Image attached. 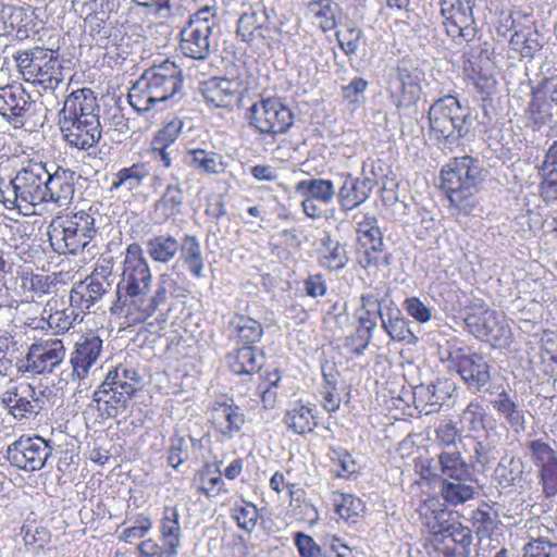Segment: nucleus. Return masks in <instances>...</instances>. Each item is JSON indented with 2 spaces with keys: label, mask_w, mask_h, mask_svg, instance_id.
<instances>
[{
  "label": "nucleus",
  "mask_w": 557,
  "mask_h": 557,
  "mask_svg": "<svg viewBox=\"0 0 557 557\" xmlns=\"http://www.w3.org/2000/svg\"><path fill=\"white\" fill-rule=\"evenodd\" d=\"M470 332L493 347L506 348L512 343V333L505 317L486 305H479L465 319Z\"/></svg>",
  "instance_id": "nucleus-13"
},
{
  "label": "nucleus",
  "mask_w": 557,
  "mask_h": 557,
  "mask_svg": "<svg viewBox=\"0 0 557 557\" xmlns=\"http://www.w3.org/2000/svg\"><path fill=\"white\" fill-rule=\"evenodd\" d=\"M424 73L418 67H398L388 83V90L397 107H407L416 103L421 95V83Z\"/></svg>",
  "instance_id": "nucleus-20"
},
{
  "label": "nucleus",
  "mask_w": 557,
  "mask_h": 557,
  "mask_svg": "<svg viewBox=\"0 0 557 557\" xmlns=\"http://www.w3.org/2000/svg\"><path fill=\"white\" fill-rule=\"evenodd\" d=\"M362 35L363 33L361 28L355 26L352 23L346 24L343 29L336 32L338 45L347 57H351L357 53Z\"/></svg>",
  "instance_id": "nucleus-57"
},
{
  "label": "nucleus",
  "mask_w": 557,
  "mask_h": 557,
  "mask_svg": "<svg viewBox=\"0 0 557 557\" xmlns=\"http://www.w3.org/2000/svg\"><path fill=\"white\" fill-rule=\"evenodd\" d=\"M166 288L162 285L152 292V274L141 246L137 243L128 245L111 313L123 319L126 326L138 325L166 301Z\"/></svg>",
  "instance_id": "nucleus-1"
},
{
  "label": "nucleus",
  "mask_w": 557,
  "mask_h": 557,
  "mask_svg": "<svg viewBox=\"0 0 557 557\" xmlns=\"http://www.w3.org/2000/svg\"><path fill=\"white\" fill-rule=\"evenodd\" d=\"M492 405L515 432L520 433L525 430L524 410L506 391H502L492 401Z\"/></svg>",
  "instance_id": "nucleus-36"
},
{
  "label": "nucleus",
  "mask_w": 557,
  "mask_h": 557,
  "mask_svg": "<svg viewBox=\"0 0 557 557\" xmlns=\"http://www.w3.org/2000/svg\"><path fill=\"white\" fill-rule=\"evenodd\" d=\"M183 98L182 70L165 60L146 70L129 89V106L139 114L153 115L172 108Z\"/></svg>",
  "instance_id": "nucleus-2"
},
{
  "label": "nucleus",
  "mask_w": 557,
  "mask_h": 557,
  "mask_svg": "<svg viewBox=\"0 0 557 557\" xmlns=\"http://www.w3.org/2000/svg\"><path fill=\"white\" fill-rule=\"evenodd\" d=\"M265 11H251L243 13L237 23V35L246 42H250L260 34L265 20Z\"/></svg>",
  "instance_id": "nucleus-52"
},
{
  "label": "nucleus",
  "mask_w": 557,
  "mask_h": 557,
  "mask_svg": "<svg viewBox=\"0 0 557 557\" xmlns=\"http://www.w3.org/2000/svg\"><path fill=\"white\" fill-rule=\"evenodd\" d=\"M540 173L542 175L541 183V196L545 201H556L557 200V168L548 166L545 168V164H542L540 168Z\"/></svg>",
  "instance_id": "nucleus-63"
},
{
  "label": "nucleus",
  "mask_w": 557,
  "mask_h": 557,
  "mask_svg": "<svg viewBox=\"0 0 557 557\" xmlns=\"http://www.w3.org/2000/svg\"><path fill=\"white\" fill-rule=\"evenodd\" d=\"M32 108V97L21 84L0 87V115L15 128L24 126Z\"/></svg>",
  "instance_id": "nucleus-17"
},
{
  "label": "nucleus",
  "mask_w": 557,
  "mask_h": 557,
  "mask_svg": "<svg viewBox=\"0 0 557 557\" xmlns=\"http://www.w3.org/2000/svg\"><path fill=\"white\" fill-rule=\"evenodd\" d=\"M249 125L262 135L275 138L294 124L290 108L276 97L262 98L248 110Z\"/></svg>",
  "instance_id": "nucleus-12"
},
{
  "label": "nucleus",
  "mask_w": 557,
  "mask_h": 557,
  "mask_svg": "<svg viewBox=\"0 0 557 557\" xmlns=\"http://www.w3.org/2000/svg\"><path fill=\"white\" fill-rule=\"evenodd\" d=\"M64 140L74 148L88 150L101 138L102 127L100 121L59 120Z\"/></svg>",
  "instance_id": "nucleus-23"
},
{
  "label": "nucleus",
  "mask_w": 557,
  "mask_h": 557,
  "mask_svg": "<svg viewBox=\"0 0 557 557\" xmlns=\"http://www.w3.org/2000/svg\"><path fill=\"white\" fill-rule=\"evenodd\" d=\"M357 240L363 250L359 251L358 261L362 268L377 265L380 261L379 253L383 249V236L377 221L374 218H366L358 223Z\"/></svg>",
  "instance_id": "nucleus-24"
},
{
  "label": "nucleus",
  "mask_w": 557,
  "mask_h": 557,
  "mask_svg": "<svg viewBox=\"0 0 557 557\" xmlns=\"http://www.w3.org/2000/svg\"><path fill=\"white\" fill-rule=\"evenodd\" d=\"M527 447L532 462L539 470L557 462V451L543 440L530 441Z\"/></svg>",
  "instance_id": "nucleus-55"
},
{
  "label": "nucleus",
  "mask_w": 557,
  "mask_h": 557,
  "mask_svg": "<svg viewBox=\"0 0 557 557\" xmlns=\"http://www.w3.org/2000/svg\"><path fill=\"white\" fill-rule=\"evenodd\" d=\"M150 175V166L147 163L138 162L128 168L121 169L111 183V190L124 188L127 191H133L139 188L144 181Z\"/></svg>",
  "instance_id": "nucleus-38"
},
{
  "label": "nucleus",
  "mask_w": 557,
  "mask_h": 557,
  "mask_svg": "<svg viewBox=\"0 0 557 557\" xmlns=\"http://www.w3.org/2000/svg\"><path fill=\"white\" fill-rule=\"evenodd\" d=\"M318 262L320 267L332 272L341 271L348 263L347 251L343 245L330 237L322 242V248L319 251Z\"/></svg>",
  "instance_id": "nucleus-40"
},
{
  "label": "nucleus",
  "mask_w": 557,
  "mask_h": 557,
  "mask_svg": "<svg viewBox=\"0 0 557 557\" xmlns=\"http://www.w3.org/2000/svg\"><path fill=\"white\" fill-rule=\"evenodd\" d=\"M178 250L181 260L187 265L190 274L197 278L202 277L203 258L199 239L194 235H185Z\"/></svg>",
  "instance_id": "nucleus-41"
},
{
  "label": "nucleus",
  "mask_w": 557,
  "mask_h": 557,
  "mask_svg": "<svg viewBox=\"0 0 557 557\" xmlns=\"http://www.w3.org/2000/svg\"><path fill=\"white\" fill-rule=\"evenodd\" d=\"M232 517L236 520L240 529L251 532L256 528L259 512L253 504L243 502V504L236 505L233 508Z\"/></svg>",
  "instance_id": "nucleus-59"
},
{
  "label": "nucleus",
  "mask_w": 557,
  "mask_h": 557,
  "mask_svg": "<svg viewBox=\"0 0 557 557\" xmlns=\"http://www.w3.org/2000/svg\"><path fill=\"white\" fill-rule=\"evenodd\" d=\"M389 298L382 295V292L374 288L366 292L360 297V309L358 310L359 327L351 337L352 352L362 355L369 346L373 331L377 326V319L382 321L385 309L388 308Z\"/></svg>",
  "instance_id": "nucleus-14"
},
{
  "label": "nucleus",
  "mask_w": 557,
  "mask_h": 557,
  "mask_svg": "<svg viewBox=\"0 0 557 557\" xmlns=\"http://www.w3.org/2000/svg\"><path fill=\"white\" fill-rule=\"evenodd\" d=\"M523 557H557V543L542 533L536 537L530 535L523 546Z\"/></svg>",
  "instance_id": "nucleus-56"
},
{
  "label": "nucleus",
  "mask_w": 557,
  "mask_h": 557,
  "mask_svg": "<svg viewBox=\"0 0 557 557\" xmlns=\"http://www.w3.org/2000/svg\"><path fill=\"white\" fill-rule=\"evenodd\" d=\"M104 16L106 14L103 12L100 14L95 13L89 14L85 20V24L89 29V34L97 40V44L99 45L107 40L111 34V27Z\"/></svg>",
  "instance_id": "nucleus-64"
},
{
  "label": "nucleus",
  "mask_w": 557,
  "mask_h": 557,
  "mask_svg": "<svg viewBox=\"0 0 557 557\" xmlns=\"http://www.w3.org/2000/svg\"><path fill=\"white\" fill-rule=\"evenodd\" d=\"M211 422L221 441H231L240 433L245 413L233 400L215 401L211 409Z\"/></svg>",
  "instance_id": "nucleus-21"
},
{
  "label": "nucleus",
  "mask_w": 557,
  "mask_h": 557,
  "mask_svg": "<svg viewBox=\"0 0 557 557\" xmlns=\"http://www.w3.org/2000/svg\"><path fill=\"white\" fill-rule=\"evenodd\" d=\"M180 248V243L171 235H157L146 243V251L157 263L166 264L172 261Z\"/></svg>",
  "instance_id": "nucleus-39"
},
{
  "label": "nucleus",
  "mask_w": 557,
  "mask_h": 557,
  "mask_svg": "<svg viewBox=\"0 0 557 557\" xmlns=\"http://www.w3.org/2000/svg\"><path fill=\"white\" fill-rule=\"evenodd\" d=\"M36 388L28 383L10 386L1 396L2 405L18 420L36 416L41 410V401Z\"/></svg>",
  "instance_id": "nucleus-19"
},
{
  "label": "nucleus",
  "mask_w": 557,
  "mask_h": 557,
  "mask_svg": "<svg viewBox=\"0 0 557 557\" xmlns=\"http://www.w3.org/2000/svg\"><path fill=\"white\" fill-rule=\"evenodd\" d=\"M198 490L207 497H216L227 493V487L222 479V471L219 467L211 465L203 466L196 474Z\"/></svg>",
  "instance_id": "nucleus-43"
},
{
  "label": "nucleus",
  "mask_w": 557,
  "mask_h": 557,
  "mask_svg": "<svg viewBox=\"0 0 557 557\" xmlns=\"http://www.w3.org/2000/svg\"><path fill=\"white\" fill-rule=\"evenodd\" d=\"M458 373L470 388L481 392L491 380L490 364L483 356L468 349L458 348L450 354Z\"/></svg>",
  "instance_id": "nucleus-18"
},
{
  "label": "nucleus",
  "mask_w": 557,
  "mask_h": 557,
  "mask_svg": "<svg viewBox=\"0 0 557 557\" xmlns=\"http://www.w3.org/2000/svg\"><path fill=\"white\" fill-rule=\"evenodd\" d=\"M218 26L216 9L203 7L189 16L181 30L180 49L185 57L207 60L216 50L213 30Z\"/></svg>",
  "instance_id": "nucleus-11"
},
{
  "label": "nucleus",
  "mask_w": 557,
  "mask_h": 557,
  "mask_svg": "<svg viewBox=\"0 0 557 557\" xmlns=\"http://www.w3.org/2000/svg\"><path fill=\"white\" fill-rule=\"evenodd\" d=\"M230 335L244 343L245 346H253L263 335V329L259 321L244 315L235 314L228 322Z\"/></svg>",
  "instance_id": "nucleus-37"
},
{
  "label": "nucleus",
  "mask_w": 557,
  "mask_h": 557,
  "mask_svg": "<svg viewBox=\"0 0 557 557\" xmlns=\"http://www.w3.org/2000/svg\"><path fill=\"white\" fill-rule=\"evenodd\" d=\"M430 474L447 480L470 479L471 473L468 463L456 449H444L430 468Z\"/></svg>",
  "instance_id": "nucleus-28"
},
{
  "label": "nucleus",
  "mask_w": 557,
  "mask_h": 557,
  "mask_svg": "<svg viewBox=\"0 0 557 557\" xmlns=\"http://www.w3.org/2000/svg\"><path fill=\"white\" fill-rule=\"evenodd\" d=\"M447 382L437 381L431 384H420L413 388V401L417 408L425 413H431L441 407L449 393Z\"/></svg>",
  "instance_id": "nucleus-31"
},
{
  "label": "nucleus",
  "mask_w": 557,
  "mask_h": 557,
  "mask_svg": "<svg viewBox=\"0 0 557 557\" xmlns=\"http://www.w3.org/2000/svg\"><path fill=\"white\" fill-rule=\"evenodd\" d=\"M102 351V339L98 335L88 334L82 336L75 344L71 354L73 375L84 379L89 370L97 364Z\"/></svg>",
  "instance_id": "nucleus-25"
},
{
  "label": "nucleus",
  "mask_w": 557,
  "mask_h": 557,
  "mask_svg": "<svg viewBox=\"0 0 557 557\" xmlns=\"http://www.w3.org/2000/svg\"><path fill=\"white\" fill-rule=\"evenodd\" d=\"M331 500L339 518L349 522H356L364 508L362 500L351 494L333 492Z\"/></svg>",
  "instance_id": "nucleus-48"
},
{
  "label": "nucleus",
  "mask_w": 557,
  "mask_h": 557,
  "mask_svg": "<svg viewBox=\"0 0 557 557\" xmlns=\"http://www.w3.org/2000/svg\"><path fill=\"white\" fill-rule=\"evenodd\" d=\"M384 312L381 326L391 339L407 344H414L418 341L409 327L410 322L404 317L394 300H389L388 308Z\"/></svg>",
  "instance_id": "nucleus-30"
},
{
  "label": "nucleus",
  "mask_w": 557,
  "mask_h": 557,
  "mask_svg": "<svg viewBox=\"0 0 557 557\" xmlns=\"http://www.w3.org/2000/svg\"><path fill=\"white\" fill-rule=\"evenodd\" d=\"M284 422L289 430L299 435L310 433L317 426L313 409L305 405H295L289 408Z\"/></svg>",
  "instance_id": "nucleus-45"
},
{
  "label": "nucleus",
  "mask_w": 557,
  "mask_h": 557,
  "mask_svg": "<svg viewBox=\"0 0 557 557\" xmlns=\"http://www.w3.org/2000/svg\"><path fill=\"white\" fill-rule=\"evenodd\" d=\"M86 120L100 121L97 97L90 88L73 90L63 101V108L59 112V120Z\"/></svg>",
  "instance_id": "nucleus-22"
},
{
  "label": "nucleus",
  "mask_w": 557,
  "mask_h": 557,
  "mask_svg": "<svg viewBox=\"0 0 557 557\" xmlns=\"http://www.w3.org/2000/svg\"><path fill=\"white\" fill-rule=\"evenodd\" d=\"M46 180L48 181L47 165L40 161H28L17 171L7 188L0 190L4 206L28 211L45 203Z\"/></svg>",
  "instance_id": "nucleus-7"
},
{
  "label": "nucleus",
  "mask_w": 557,
  "mask_h": 557,
  "mask_svg": "<svg viewBox=\"0 0 557 557\" xmlns=\"http://www.w3.org/2000/svg\"><path fill=\"white\" fill-rule=\"evenodd\" d=\"M138 384L136 371L117 366L109 371L102 384L94 392L88 408L97 409L102 419L115 418L126 411Z\"/></svg>",
  "instance_id": "nucleus-6"
},
{
  "label": "nucleus",
  "mask_w": 557,
  "mask_h": 557,
  "mask_svg": "<svg viewBox=\"0 0 557 557\" xmlns=\"http://www.w3.org/2000/svg\"><path fill=\"white\" fill-rule=\"evenodd\" d=\"M309 11L319 20V27L325 33L337 25V5L331 0H317L309 3Z\"/></svg>",
  "instance_id": "nucleus-54"
},
{
  "label": "nucleus",
  "mask_w": 557,
  "mask_h": 557,
  "mask_svg": "<svg viewBox=\"0 0 557 557\" xmlns=\"http://www.w3.org/2000/svg\"><path fill=\"white\" fill-rule=\"evenodd\" d=\"M295 189L298 194L323 205H330L336 195L333 182L323 178L302 180L297 183Z\"/></svg>",
  "instance_id": "nucleus-42"
},
{
  "label": "nucleus",
  "mask_w": 557,
  "mask_h": 557,
  "mask_svg": "<svg viewBox=\"0 0 557 557\" xmlns=\"http://www.w3.org/2000/svg\"><path fill=\"white\" fill-rule=\"evenodd\" d=\"M109 288L110 283L104 276L92 273L85 282L71 290V307L76 308L84 314L102 298Z\"/></svg>",
  "instance_id": "nucleus-26"
},
{
  "label": "nucleus",
  "mask_w": 557,
  "mask_h": 557,
  "mask_svg": "<svg viewBox=\"0 0 557 557\" xmlns=\"http://www.w3.org/2000/svg\"><path fill=\"white\" fill-rule=\"evenodd\" d=\"M523 463L520 459L502 460L495 468V480L506 488L519 485L522 481Z\"/></svg>",
  "instance_id": "nucleus-49"
},
{
  "label": "nucleus",
  "mask_w": 557,
  "mask_h": 557,
  "mask_svg": "<svg viewBox=\"0 0 557 557\" xmlns=\"http://www.w3.org/2000/svg\"><path fill=\"white\" fill-rule=\"evenodd\" d=\"M65 357V348L60 339L46 341L33 344L26 358L18 361L17 368L22 372L45 373L52 372Z\"/></svg>",
  "instance_id": "nucleus-16"
},
{
  "label": "nucleus",
  "mask_w": 557,
  "mask_h": 557,
  "mask_svg": "<svg viewBox=\"0 0 557 557\" xmlns=\"http://www.w3.org/2000/svg\"><path fill=\"white\" fill-rule=\"evenodd\" d=\"M175 183L169 184L162 195L157 201V210L162 212L165 220L174 218L182 212L184 203V190L178 183V178L173 176Z\"/></svg>",
  "instance_id": "nucleus-46"
},
{
  "label": "nucleus",
  "mask_w": 557,
  "mask_h": 557,
  "mask_svg": "<svg viewBox=\"0 0 557 557\" xmlns=\"http://www.w3.org/2000/svg\"><path fill=\"white\" fill-rule=\"evenodd\" d=\"M422 525L430 533L432 557H468L471 532L453 519L436 497L425 499L418 509Z\"/></svg>",
  "instance_id": "nucleus-4"
},
{
  "label": "nucleus",
  "mask_w": 557,
  "mask_h": 557,
  "mask_svg": "<svg viewBox=\"0 0 557 557\" xmlns=\"http://www.w3.org/2000/svg\"><path fill=\"white\" fill-rule=\"evenodd\" d=\"M25 16L26 12L21 7L0 4V30L7 33L18 28Z\"/></svg>",
  "instance_id": "nucleus-60"
},
{
  "label": "nucleus",
  "mask_w": 557,
  "mask_h": 557,
  "mask_svg": "<svg viewBox=\"0 0 557 557\" xmlns=\"http://www.w3.org/2000/svg\"><path fill=\"white\" fill-rule=\"evenodd\" d=\"M52 454V447L40 436H21L7 449L10 463L27 472L44 468Z\"/></svg>",
  "instance_id": "nucleus-15"
},
{
  "label": "nucleus",
  "mask_w": 557,
  "mask_h": 557,
  "mask_svg": "<svg viewBox=\"0 0 557 557\" xmlns=\"http://www.w3.org/2000/svg\"><path fill=\"white\" fill-rule=\"evenodd\" d=\"M486 409L478 400H472L460 414L461 429L468 432H480L486 429Z\"/></svg>",
  "instance_id": "nucleus-50"
},
{
  "label": "nucleus",
  "mask_w": 557,
  "mask_h": 557,
  "mask_svg": "<svg viewBox=\"0 0 557 557\" xmlns=\"http://www.w3.org/2000/svg\"><path fill=\"white\" fill-rule=\"evenodd\" d=\"M239 84L227 78H214L205 84L202 96L215 108H230L238 100Z\"/></svg>",
  "instance_id": "nucleus-29"
},
{
  "label": "nucleus",
  "mask_w": 557,
  "mask_h": 557,
  "mask_svg": "<svg viewBox=\"0 0 557 557\" xmlns=\"http://www.w3.org/2000/svg\"><path fill=\"white\" fill-rule=\"evenodd\" d=\"M181 0H132V2L141 8L147 15H153L160 18L170 17L177 9Z\"/></svg>",
  "instance_id": "nucleus-58"
},
{
  "label": "nucleus",
  "mask_w": 557,
  "mask_h": 557,
  "mask_svg": "<svg viewBox=\"0 0 557 557\" xmlns=\"http://www.w3.org/2000/svg\"><path fill=\"white\" fill-rule=\"evenodd\" d=\"M533 97L529 104V113L542 110V107L557 106V79H544L533 89Z\"/></svg>",
  "instance_id": "nucleus-51"
},
{
  "label": "nucleus",
  "mask_w": 557,
  "mask_h": 557,
  "mask_svg": "<svg viewBox=\"0 0 557 557\" xmlns=\"http://www.w3.org/2000/svg\"><path fill=\"white\" fill-rule=\"evenodd\" d=\"M231 371L235 374H253L263 364V355L258 354L255 346H243L226 357Z\"/></svg>",
  "instance_id": "nucleus-35"
},
{
  "label": "nucleus",
  "mask_w": 557,
  "mask_h": 557,
  "mask_svg": "<svg viewBox=\"0 0 557 557\" xmlns=\"http://www.w3.org/2000/svg\"><path fill=\"white\" fill-rule=\"evenodd\" d=\"M184 162L188 166L209 175L221 174L226 169L222 154L200 148L188 149L185 153Z\"/></svg>",
  "instance_id": "nucleus-32"
},
{
  "label": "nucleus",
  "mask_w": 557,
  "mask_h": 557,
  "mask_svg": "<svg viewBox=\"0 0 557 557\" xmlns=\"http://www.w3.org/2000/svg\"><path fill=\"white\" fill-rule=\"evenodd\" d=\"M500 434L493 428L486 430L484 440L476 441L471 459L473 463L490 465L499 456Z\"/></svg>",
  "instance_id": "nucleus-44"
},
{
  "label": "nucleus",
  "mask_w": 557,
  "mask_h": 557,
  "mask_svg": "<svg viewBox=\"0 0 557 557\" xmlns=\"http://www.w3.org/2000/svg\"><path fill=\"white\" fill-rule=\"evenodd\" d=\"M75 309L71 307L50 314L49 325L54 326L59 332L69 331L75 323H81L84 318V314L79 310L76 312Z\"/></svg>",
  "instance_id": "nucleus-61"
},
{
  "label": "nucleus",
  "mask_w": 557,
  "mask_h": 557,
  "mask_svg": "<svg viewBox=\"0 0 557 557\" xmlns=\"http://www.w3.org/2000/svg\"><path fill=\"white\" fill-rule=\"evenodd\" d=\"M95 222L94 215L85 211L54 218L48 227L52 249L59 255H76L94 238Z\"/></svg>",
  "instance_id": "nucleus-9"
},
{
  "label": "nucleus",
  "mask_w": 557,
  "mask_h": 557,
  "mask_svg": "<svg viewBox=\"0 0 557 557\" xmlns=\"http://www.w3.org/2000/svg\"><path fill=\"white\" fill-rule=\"evenodd\" d=\"M331 471L336 478H349L357 472L358 466L348 450L333 447L329 453Z\"/></svg>",
  "instance_id": "nucleus-53"
},
{
  "label": "nucleus",
  "mask_w": 557,
  "mask_h": 557,
  "mask_svg": "<svg viewBox=\"0 0 557 557\" xmlns=\"http://www.w3.org/2000/svg\"><path fill=\"white\" fill-rule=\"evenodd\" d=\"M182 530L176 507H164L161 519V539L170 557H176L181 546Z\"/></svg>",
  "instance_id": "nucleus-33"
},
{
  "label": "nucleus",
  "mask_w": 557,
  "mask_h": 557,
  "mask_svg": "<svg viewBox=\"0 0 557 557\" xmlns=\"http://www.w3.org/2000/svg\"><path fill=\"white\" fill-rule=\"evenodd\" d=\"M73 172L58 168L53 173L48 169V181L44 191L45 203L67 206L74 196Z\"/></svg>",
  "instance_id": "nucleus-27"
},
{
  "label": "nucleus",
  "mask_w": 557,
  "mask_h": 557,
  "mask_svg": "<svg viewBox=\"0 0 557 557\" xmlns=\"http://www.w3.org/2000/svg\"><path fill=\"white\" fill-rule=\"evenodd\" d=\"M373 189V181L370 178L347 177L339 189L342 206L346 210H352L364 202Z\"/></svg>",
  "instance_id": "nucleus-34"
},
{
  "label": "nucleus",
  "mask_w": 557,
  "mask_h": 557,
  "mask_svg": "<svg viewBox=\"0 0 557 557\" xmlns=\"http://www.w3.org/2000/svg\"><path fill=\"white\" fill-rule=\"evenodd\" d=\"M14 60L25 82L45 91H54L63 83V69L53 50L35 47L17 51Z\"/></svg>",
  "instance_id": "nucleus-10"
},
{
  "label": "nucleus",
  "mask_w": 557,
  "mask_h": 557,
  "mask_svg": "<svg viewBox=\"0 0 557 557\" xmlns=\"http://www.w3.org/2000/svg\"><path fill=\"white\" fill-rule=\"evenodd\" d=\"M183 125L184 122L178 117L171 120L157 132L151 143L156 145L174 146V143L182 133Z\"/></svg>",
  "instance_id": "nucleus-62"
},
{
  "label": "nucleus",
  "mask_w": 557,
  "mask_h": 557,
  "mask_svg": "<svg viewBox=\"0 0 557 557\" xmlns=\"http://www.w3.org/2000/svg\"><path fill=\"white\" fill-rule=\"evenodd\" d=\"M441 13L448 36L462 45V57L473 63L483 52L470 0H441Z\"/></svg>",
  "instance_id": "nucleus-8"
},
{
  "label": "nucleus",
  "mask_w": 557,
  "mask_h": 557,
  "mask_svg": "<svg viewBox=\"0 0 557 557\" xmlns=\"http://www.w3.org/2000/svg\"><path fill=\"white\" fill-rule=\"evenodd\" d=\"M430 137L453 150L470 128V109L454 96L437 99L428 111Z\"/></svg>",
  "instance_id": "nucleus-5"
},
{
  "label": "nucleus",
  "mask_w": 557,
  "mask_h": 557,
  "mask_svg": "<svg viewBox=\"0 0 557 557\" xmlns=\"http://www.w3.org/2000/svg\"><path fill=\"white\" fill-rule=\"evenodd\" d=\"M471 478L466 480H447L443 481L441 495L449 505L457 506L472 499L474 496V487L471 484Z\"/></svg>",
  "instance_id": "nucleus-47"
},
{
  "label": "nucleus",
  "mask_w": 557,
  "mask_h": 557,
  "mask_svg": "<svg viewBox=\"0 0 557 557\" xmlns=\"http://www.w3.org/2000/svg\"><path fill=\"white\" fill-rule=\"evenodd\" d=\"M487 173L482 161L471 156L454 158L442 169L441 187L449 199L454 214H474Z\"/></svg>",
  "instance_id": "nucleus-3"
}]
</instances>
